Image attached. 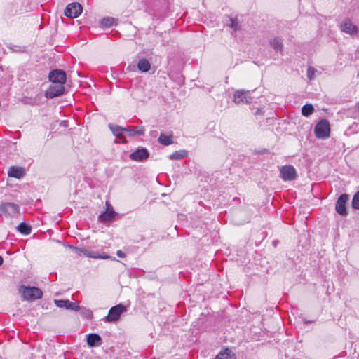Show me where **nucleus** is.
I'll return each mask as SVG.
<instances>
[{
  "label": "nucleus",
  "mask_w": 359,
  "mask_h": 359,
  "mask_svg": "<svg viewBox=\"0 0 359 359\" xmlns=\"http://www.w3.org/2000/svg\"><path fill=\"white\" fill-rule=\"evenodd\" d=\"M19 292L21 294L24 300L34 301L42 297L43 292L37 287L22 285L19 288Z\"/></svg>",
  "instance_id": "f257e3e1"
},
{
  "label": "nucleus",
  "mask_w": 359,
  "mask_h": 359,
  "mask_svg": "<svg viewBox=\"0 0 359 359\" xmlns=\"http://www.w3.org/2000/svg\"><path fill=\"white\" fill-rule=\"evenodd\" d=\"M314 133L318 139H326L330 136V127L328 121L320 120L314 128Z\"/></svg>",
  "instance_id": "f03ea898"
},
{
  "label": "nucleus",
  "mask_w": 359,
  "mask_h": 359,
  "mask_svg": "<svg viewBox=\"0 0 359 359\" xmlns=\"http://www.w3.org/2000/svg\"><path fill=\"white\" fill-rule=\"evenodd\" d=\"M126 311V307L122 304L112 306L109 309L108 315L105 316L104 320L108 323L116 322L119 320L121 314Z\"/></svg>",
  "instance_id": "7ed1b4c3"
},
{
  "label": "nucleus",
  "mask_w": 359,
  "mask_h": 359,
  "mask_svg": "<svg viewBox=\"0 0 359 359\" xmlns=\"http://www.w3.org/2000/svg\"><path fill=\"white\" fill-rule=\"evenodd\" d=\"M252 97L248 90H237L234 93L233 102L236 104H245L251 102Z\"/></svg>",
  "instance_id": "20e7f679"
},
{
  "label": "nucleus",
  "mask_w": 359,
  "mask_h": 359,
  "mask_svg": "<svg viewBox=\"0 0 359 359\" xmlns=\"http://www.w3.org/2000/svg\"><path fill=\"white\" fill-rule=\"evenodd\" d=\"M82 10V6L79 3L73 2L66 6L65 15L69 18H76L81 15Z\"/></svg>",
  "instance_id": "39448f33"
},
{
  "label": "nucleus",
  "mask_w": 359,
  "mask_h": 359,
  "mask_svg": "<svg viewBox=\"0 0 359 359\" xmlns=\"http://www.w3.org/2000/svg\"><path fill=\"white\" fill-rule=\"evenodd\" d=\"M339 29L341 32L351 36L356 34L358 32V27L355 25L348 18H345L341 22L339 25Z\"/></svg>",
  "instance_id": "423d86ee"
},
{
  "label": "nucleus",
  "mask_w": 359,
  "mask_h": 359,
  "mask_svg": "<svg viewBox=\"0 0 359 359\" xmlns=\"http://www.w3.org/2000/svg\"><path fill=\"white\" fill-rule=\"evenodd\" d=\"M19 211V205L13 203H5L0 205V212L9 217L18 216Z\"/></svg>",
  "instance_id": "0eeeda50"
},
{
  "label": "nucleus",
  "mask_w": 359,
  "mask_h": 359,
  "mask_svg": "<svg viewBox=\"0 0 359 359\" xmlns=\"http://www.w3.org/2000/svg\"><path fill=\"white\" fill-rule=\"evenodd\" d=\"M280 174L284 181H292L297 177L295 168L290 165L282 166L280 169Z\"/></svg>",
  "instance_id": "6e6552de"
},
{
  "label": "nucleus",
  "mask_w": 359,
  "mask_h": 359,
  "mask_svg": "<svg viewBox=\"0 0 359 359\" xmlns=\"http://www.w3.org/2000/svg\"><path fill=\"white\" fill-rule=\"evenodd\" d=\"M48 78L51 83L65 84L67 76L63 70L53 69L49 73Z\"/></svg>",
  "instance_id": "1a4fd4ad"
},
{
  "label": "nucleus",
  "mask_w": 359,
  "mask_h": 359,
  "mask_svg": "<svg viewBox=\"0 0 359 359\" xmlns=\"http://www.w3.org/2000/svg\"><path fill=\"white\" fill-rule=\"evenodd\" d=\"M348 200V195L346 194H343L338 198L336 203L335 209L339 215L341 216H346L347 215L346 203Z\"/></svg>",
  "instance_id": "9d476101"
},
{
  "label": "nucleus",
  "mask_w": 359,
  "mask_h": 359,
  "mask_svg": "<svg viewBox=\"0 0 359 359\" xmlns=\"http://www.w3.org/2000/svg\"><path fill=\"white\" fill-rule=\"evenodd\" d=\"M106 210L100 213L98 216V220L100 222L112 221L117 215V213L114 210L113 207L109 203V202L106 203Z\"/></svg>",
  "instance_id": "9b49d317"
},
{
  "label": "nucleus",
  "mask_w": 359,
  "mask_h": 359,
  "mask_svg": "<svg viewBox=\"0 0 359 359\" xmlns=\"http://www.w3.org/2000/svg\"><path fill=\"white\" fill-rule=\"evenodd\" d=\"M64 91V84L51 83L46 92V96L48 98H54L63 94Z\"/></svg>",
  "instance_id": "f8f14e48"
},
{
  "label": "nucleus",
  "mask_w": 359,
  "mask_h": 359,
  "mask_svg": "<svg viewBox=\"0 0 359 359\" xmlns=\"http://www.w3.org/2000/svg\"><path fill=\"white\" fill-rule=\"evenodd\" d=\"M54 303L59 308H65L68 310L77 311L80 309V306L68 299H55Z\"/></svg>",
  "instance_id": "ddd939ff"
},
{
  "label": "nucleus",
  "mask_w": 359,
  "mask_h": 359,
  "mask_svg": "<svg viewBox=\"0 0 359 359\" xmlns=\"http://www.w3.org/2000/svg\"><path fill=\"white\" fill-rule=\"evenodd\" d=\"M130 157L135 161H142L149 157V152L145 148L140 149L130 154Z\"/></svg>",
  "instance_id": "4468645a"
},
{
  "label": "nucleus",
  "mask_w": 359,
  "mask_h": 359,
  "mask_svg": "<svg viewBox=\"0 0 359 359\" xmlns=\"http://www.w3.org/2000/svg\"><path fill=\"white\" fill-rule=\"evenodd\" d=\"M87 344L90 347L98 346L102 344V338L97 334H89L87 335Z\"/></svg>",
  "instance_id": "2eb2a0df"
},
{
  "label": "nucleus",
  "mask_w": 359,
  "mask_h": 359,
  "mask_svg": "<svg viewBox=\"0 0 359 359\" xmlns=\"http://www.w3.org/2000/svg\"><path fill=\"white\" fill-rule=\"evenodd\" d=\"M137 69L141 72H147L151 69V63L145 58L138 60L137 64Z\"/></svg>",
  "instance_id": "dca6fc26"
},
{
  "label": "nucleus",
  "mask_w": 359,
  "mask_h": 359,
  "mask_svg": "<svg viewBox=\"0 0 359 359\" xmlns=\"http://www.w3.org/2000/svg\"><path fill=\"white\" fill-rule=\"evenodd\" d=\"M270 46L273 48L276 52H282L283 51V40L279 37H274L272 39L270 42Z\"/></svg>",
  "instance_id": "f3484780"
},
{
  "label": "nucleus",
  "mask_w": 359,
  "mask_h": 359,
  "mask_svg": "<svg viewBox=\"0 0 359 359\" xmlns=\"http://www.w3.org/2000/svg\"><path fill=\"white\" fill-rule=\"evenodd\" d=\"M25 174L24 170L22 168L11 167L8 170V176L17 179L21 178Z\"/></svg>",
  "instance_id": "a211bd4d"
},
{
  "label": "nucleus",
  "mask_w": 359,
  "mask_h": 359,
  "mask_svg": "<svg viewBox=\"0 0 359 359\" xmlns=\"http://www.w3.org/2000/svg\"><path fill=\"white\" fill-rule=\"evenodd\" d=\"M126 133L129 137H133L135 135H144V128H140L138 129L135 128H123V134Z\"/></svg>",
  "instance_id": "6ab92c4d"
},
{
  "label": "nucleus",
  "mask_w": 359,
  "mask_h": 359,
  "mask_svg": "<svg viewBox=\"0 0 359 359\" xmlns=\"http://www.w3.org/2000/svg\"><path fill=\"white\" fill-rule=\"evenodd\" d=\"M109 127L110 130H111V132L113 133V134L117 138L122 139L124 137L123 128H122L119 126L112 125V124H109Z\"/></svg>",
  "instance_id": "aec40b11"
},
{
  "label": "nucleus",
  "mask_w": 359,
  "mask_h": 359,
  "mask_svg": "<svg viewBox=\"0 0 359 359\" xmlns=\"http://www.w3.org/2000/svg\"><path fill=\"white\" fill-rule=\"evenodd\" d=\"M116 20L114 18L106 17L101 20L100 25L103 28H109L116 25Z\"/></svg>",
  "instance_id": "412c9836"
},
{
  "label": "nucleus",
  "mask_w": 359,
  "mask_h": 359,
  "mask_svg": "<svg viewBox=\"0 0 359 359\" xmlns=\"http://www.w3.org/2000/svg\"><path fill=\"white\" fill-rule=\"evenodd\" d=\"M187 156V151L186 150H179L171 154L169 156L170 160H180L185 158Z\"/></svg>",
  "instance_id": "4be33fe9"
},
{
  "label": "nucleus",
  "mask_w": 359,
  "mask_h": 359,
  "mask_svg": "<svg viewBox=\"0 0 359 359\" xmlns=\"http://www.w3.org/2000/svg\"><path fill=\"white\" fill-rule=\"evenodd\" d=\"M158 142L165 146H168L172 143V136L161 133L158 137Z\"/></svg>",
  "instance_id": "5701e85b"
},
{
  "label": "nucleus",
  "mask_w": 359,
  "mask_h": 359,
  "mask_svg": "<svg viewBox=\"0 0 359 359\" xmlns=\"http://www.w3.org/2000/svg\"><path fill=\"white\" fill-rule=\"evenodd\" d=\"M18 231L24 235H29L31 233L32 228L25 222H21L17 227Z\"/></svg>",
  "instance_id": "b1692460"
},
{
  "label": "nucleus",
  "mask_w": 359,
  "mask_h": 359,
  "mask_svg": "<svg viewBox=\"0 0 359 359\" xmlns=\"http://www.w3.org/2000/svg\"><path fill=\"white\" fill-rule=\"evenodd\" d=\"M313 111L314 108L313 105L311 104H306L304 105L302 108V114L304 116L308 117L313 114Z\"/></svg>",
  "instance_id": "393cba45"
},
{
  "label": "nucleus",
  "mask_w": 359,
  "mask_h": 359,
  "mask_svg": "<svg viewBox=\"0 0 359 359\" xmlns=\"http://www.w3.org/2000/svg\"><path fill=\"white\" fill-rule=\"evenodd\" d=\"M215 359H233V355L231 354V351L226 349L224 351L220 352Z\"/></svg>",
  "instance_id": "a878e982"
},
{
  "label": "nucleus",
  "mask_w": 359,
  "mask_h": 359,
  "mask_svg": "<svg viewBox=\"0 0 359 359\" xmlns=\"http://www.w3.org/2000/svg\"><path fill=\"white\" fill-rule=\"evenodd\" d=\"M352 207L354 209L359 210V191H357L353 196L352 200Z\"/></svg>",
  "instance_id": "bb28decb"
},
{
  "label": "nucleus",
  "mask_w": 359,
  "mask_h": 359,
  "mask_svg": "<svg viewBox=\"0 0 359 359\" xmlns=\"http://www.w3.org/2000/svg\"><path fill=\"white\" fill-rule=\"evenodd\" d=\"M316 69L312 67H309L307 69V77L311 81L315 78V74L316 72Z\"/></svg>",
  "instance_id": "cd10ccee"
},
{
  "label": "nucleus",
  "mask_w": 359,
  "mask_h": 359,
  "mask_svg": "<svg viewBox=\"0 0 359 359\" xmlns=\"http://www.w3.org/2000/svg\"><path fill=\"white\" fill-rule=\"evenodd\" d=\"M8 48L14 52H24L25 50V47L15 45L8 46Z\"/></svg>",
  "instance_id": "c85d7f7f"
},
{
  "label": "nucleus",
  "mask_w": 359,
  "mask_h": 359,
  "mask_svg": "<svg viewBox=\"0 0 359 359\" xmlns=\"http://www.w3.org/2000/svg\"><path fill=\"white\" fill-rule=\"evenodd\" d=\"M82 314L88 319H90L93 317V312L90 309H83Z\"/></svg>",
  "instance_id": "c756f323"
},
{
  "label": "nucleus",
  "mask_w": 359,
  "mask_h": 359,
  "mask_svg": "<svg viewBox=\"0 0 359 359\" xmlns=\"http://www.w3.org/2000/svg\"><path fill=\"white\" fill-rule=\"evenodd\" d=\"M86 257H90V258L97 259V257H98V252L88 250L87 254H86Z\"/></svg>",
  "instance_id": "7c9ffc66"
},
{
  "label": "nucleus",
  "mask_w": 359,
  "mask_h": 359,
  "mask_svg": "<svg viewBox=\"0 0 359 359\" xmlns=\"http://www.w3.org/2000/svg\"><path fill=\"white\" fill-rule=\"evenodd\" d=\"M230 21H231V23H230V25H230V27H231V28H233L234 30L238 29V22H237L236 20L232 19V18L230 20Z\"/></svg>",
  "instance_id": "2f4dec72"
},
{
  "label": "nucleus",
  "mask_w": 359,
  "mask_h": 359,
  "mask_svg": "<svg viewBox=\"0 0 359 359\" xmlns=\"http://www.w3.org/2000/svg\"><path fill=\"white\" fill-rule=\"evenodd\" d=\"M75 249L77 250L79 253H81L86 256L88 250L84 248H75Z\"/></svg>",
  "instance_id": "473e14b6"
},
{
  "label": "nucleus",
  "mask_w": 359,
  "mask_h": 359,
  "mask_svg": "<svg viewBox=\"0 0 359 359\" xmlns=\"http://www.w3.org/2000/svg\"><path fill=\"white\" fill-rule=\"evenodd\" d=\"M116 255L120 258H124L126 257V254L121 250H117Z\"/></svg>",
  "instance_id": "72a5a7b5"
},
{
  "label": "nucleus",
  "mask_w": 359,
  "mask_h": 359,
  "mask_svg": "<svg viewBox=\"0 0 359 359\" xmlns=\"http://www.w3.org/2000/svg\"><path fill=\"white\" fill-rule=\"evenodd\" d=\"M108 258H109V256L106 255L105 253H102V254H99L98 253L97 259H108Z\"/></svg>",
  "instance_id": "f704fd0d"
},
{
  "label": "nucleus",
  "mask_w": 359,
  "mask_h": 359,
  "mask_svg": "<svg viewBox=\"0 0 359 359\" xmlns=\"http://www.w3.org/2000/svg\"><path fill=\"white\" fill-rule=\"evenodd\" d=\"M3 263V258L0 256V265Z\"/></svg>",
  "instance_id": "c9c22d12"
},
{
  "label": "nucleus",
  "mask_w": 359,
  "mask_h": 359,
  "mask_svg": "<svg viewBox=\"0 0 359 359\" xmlns=\"http://www.w3.org/2000/svg\"><path fill=\"white\" fill-rule=\"evenodd\" d=\"M357 77L359 79V71L358 72Z\"/></svg>",
  "instance_id": "e433bc0d"
}]
</instances>
